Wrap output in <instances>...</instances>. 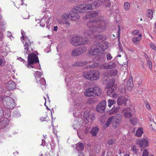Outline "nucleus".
I'll return each instance as SVG.
<instances>
[{
	"mask_svg": "<svg viewBox=\"0 0 156 156\" xmlns=\"http://www.w3.org/2000/svg\"><path fill=\"white\" fill-rule=\"evenodd\" d=\"M124 117L126 118H130L132 116L131 113L130 109L129 108H124L122 110Z\"/></svg>",
	"mask_w": 156,
	"mask_h": 156,
	"instance_id": "17",
	"label": "nucleus"
},
{
	"mask_svg": "<svg viewBox=\"0 0 156 156\" xmlns=\"http://www.w3.org/2000/svg\"><path fill=\"white\" fill-rule=\"evenodd\" d=\"M145 106L146 108L148 110H151V107L150 105V104L147 102H145Z\"/></svg>",
	"mask_w": 156,
	"mask_h": 156,
	"instance_id": "52",
	"label": "nucleus"
},
{
	"mask_svg": "<svg viewBox=\"0 0 156 156\" xmlns=\"http://www.w3.org/2000/svg\"><path fill=\"white\" fill-rule=\"evenodd\" d=\"M114 89L110 87L107 91V93L108 95L111 96L112 94L113 93Z\"/></svg>",
	"mask_w": 156,
	"mask_h": 156,
	"instance_id": "40",
	"label": "nucleus"
},
{
	"mask_svg": "<svg viewBox=\"0 0 156 156\" xmlns=\"http://www.w3.org/2000/svg\"><path fill=\"white\" fill-rule=\"evenodd\" d=\"M51 17H49L47 19V20H45L46 22L47 27L49 26L51 24Z\"/></svg>",
	"mask_w": 156,
	"mask_h": 156,
	"instance_id": "38",
	"label": "nucleus"
},
{
	"mask_svg": "<svg viewBox=\"0 0 156 156\" xmlns=\"http://www.w3.org/2000/svg\"><path fill=\"white\" fill-rule=\"evenodd\" d=\"M127 102H129L130 100L128 98H126L122 96L119 97L117 101V104L119 105H121L123 104L126 105Z\"/></svg>",
	"mask_w": 156,
	"mask_h": 156,
	"instance_id": "11",
	"label": "nucleus"
},
{
	"mask_svg": "<svg viewBox=\"0 0 156 156\" xmlns=\"http://www.w3.org/2000/svg\"><path fill=\"white\" fill-rule=\"evenodd\" d=\"M143 133V129L142 128H139L136 130L135 136L137 137H140Z\"/></svg>",
	"mask_w": 156,
	"mask_h": 156,
	"instance_id": "24",
	"label": "nucleus"
},
{
	"mask_svg": "<svg viewBox=\"0 0 156 156\" xmlns=\"http://www.w3.org/2000/svg\"><path fill=\"white\" fill-rule=\"evenodd\" d=\"M104 5L106 7H109L111 5V3L109 0H102Z\"/></svg>",
	"mask_w": 156,
	"mask_h": 156,
	"instance_id": "33",
	"label": "nucleus"
},
{
	"mask_svg": "<svg viewBox=\"0 0 156 156\" xmlns=\"http://www.w3.org/2000/svg\"><path fill=\"white\" fill-rule=\"evenodd\" d=\"M77 48L80 55L85 52L87 50V48L84 46H82Z\"/></svg>",
	"mask_w": 156,
	"mask_h": 156,
	"instance_id": "25",
	"label": "nucleus"
},
{
	"mask_svg": "<svg viewBox=\"0 0 156 156\" xmlns=\"http://www.w3.org/2000/svg\"><path fill=\"white\" fill-rule=\"evenodd\" d=\"M102 3L103 1L102 0H97L92 3V5L97 8L100 6Z\"/></svg>",
	"mask_w": 156,
	"mask_h": 156,
	"instance_id": "23",
	"label": "nucleus"
},
{
	"mask_svg": "<svg viewBox=\"0 0 156 156\" xmlns=\"http://www.w3.org/2000/svg\"><path fill=\"white\" fill-rule=\"evenodd\" d=\"M131 149L133 152L135 154H136L138 152V149L136 148V147L135 145L131 146Z\"/></svg>",
	"mask_w": 156,
	"mask_h": 156,
	"instance_id": "43",
	"label": "nucleus"
},
{
	"mask_svg": "<svg viewBox=\"0 0 156 156\" xmlns=\"http://www.w3.org/2000/svg\"><path fill=\"white\" fill-rule=\"evenodd\" d=\"M58 27L57 26H55L54 27L53 30L54 31H56L57 30Z\"/></svg>",
	"mask_w": 156,
	"mask_h": 156,
	"instance_id": "62",
	"label": "nucleus"
},
{
	"mask_svg": "<svg viewBox=\"0 0 156 156\" xmlns=\"http://www.w3.org/2000/svg\"><path fill=\"white\" fill-rule=\"evenodd\" d=\"M44 15L43 16V18L40 21V26L43 27L45 26V23H44L45 20L51 16V13L48 10L44 12Z\"/></svg>",
	"mask_w": 156,
	"mask_h": 156,
	"instance_id": "10",
	"label": "nucleus"
},
{
	"mask_svg": "<svg viewBox=\"0 0 156 156\" xmlns=\"http://www.w3.org/2000/svg\"><path fill=\"white\" fill-rule=\"evenodd\" d=\"M80 18V16L76 12L71 11L69 13V19L72 21H76Z\"/></svg>",
	"mask_w": 156,
	"mask_h": 156,
	"instance_id": "13",
	"label": "nucleus"
},
{
	"mask_svg": "<svg viewBox=\"0 0 156 156\" xmlns=\"http://www.w3.org/2000/svg\"><path fill=\"white\" fill-rule=\"evenodd\" d=\"M99 65L98 62H94L93 64L91 65H89L87 66V68H94L98 66Z\"/></svg>",
	"mask_w": 156,
	"mask_h": 156,
	"instance_id": "35",
	"label": "nucleus"
},
{
	"mask_svg": "<svg viewBox=\"0 0 156 156\" xmlns=\"http://www.w3.org/2000/svg\"><path fill=\"white\" fill-rule=\"evenodd\" d=\"M113 117L112 116L110 117L108 119L107 122H108L111 123V122H112V120L113 119Z\"/></svg>",
	"mask_w": 156,
	"mask_h": 156,
	"instance_id": "57",
	"label": "nucleus"
},
{
	"mask_svg": "<svg viewBox=\"0 0 156 156\" xmlns=\"http://www.w3.org/2000/svg\"><path fill=\"white\" fill-rule=\"evenodd\" d=\"M147 61V65L149 68V69L151 70L152 67V63L149 60H148Z\"/></svg>",
	"mask_w": 156,
	"mask_h": 156,
	"instance_id": "47",
	"label": "nucleus"
},
{
	"mask_svg": "<svg viewBox=\"0 0 156 156\" xmlns=\"http://www.w3.org/2000/svg\"><path fill=\"white\" fill-rule=\"evenodd\" d=\"M70 41L72 45L76 46L85 44L88 41V40L86 37L77 36L73 37Z\"/></svg>",
	"mask_w": 156,
	"mask_h": 156,
	"instance_id": "5",
	"label": "nucleus"
},
{
	"mask_svg": "<svg viewBox=\"0 0 156 156\" xmlns=\"http://www.w3.org/2000/svg\"><path fill=\"white\" fill-rule=\"evenodd\" d=\"M24 41L23 42L24 44V52L25 54L28 55L30 52L29 48L31 47V45L33 44V41L29 38L28 36H26Z\"/></svg>",
	"mask_w": 156,
	"mask_h": 156,
	"instance_id": "8",
	"label": "nucleus"
},
{
	"mask_svg": "<svg viewBox=\"0 0 156 156\" xmlns=\"http://www.w3.org/2000/svg\"><path fill=\"white\" fill-rule=\"evenodd\" d=\"M100 67L101 69H109L108 65H107L106 63L103 64L100 66Z\"/></svg>",
	"mask_w": 156,
	"mask_h": 156,
	"instance_id": "45",
	"label": "nucleus"
},
{
	"mask_svg": "<svg viewBox=\"0 0 156 156\" xmlns=\"http://www.w3.org/2000/svg\"><path fill=\"white\" fill-rule=\"evenodd\" d=\"M40 83L41 85V86L42 90L45 88L46 81L44 79L41 78L40 80Z\"/></svg>",
	"mask_w": 156,
	"mask_h": 156,
	"instance_id": "27",
	"label": "nucleus"
},
{
	"mask_svg": "<svg viewBox=\"0 0 156 156\" xmlns=\"http://www.w3.org/2000/svg\"><path fill=\"white\" fill-rule=\"evenodd\" d=\"M139 30H134L132 33V34L134 36V37L136 36L137 35H138L139 34Z\"/></svg>",
	"mask_w": 156,
	"mask_h": 156,
	"instance_id": "46",
	"label": "nucleus"
},
{
	"mask_svg": "<svg viewBox=\"0 0 156 156\" xmlns=\"http://www.w3.org/2000/svg\"><path fill=\"white\" fill-rule=\"evenodd\" d=\"M48 117H42L40 119V120L41 121L43 122L46 121L47 120H48Z\"/></svg>",
	"mask_w": 156,
	"mask_h": 156,
	"instance_id": "56",
	"label": "nucleus"
},
{
	"mask_svg": "<svg viewBox=\"0 0 156 156\" xmlns=\"http://www.w3.org/2000/svg\"><path fill=\"white\" fill-rule=\"evenodd\" d=\"M82 75L83 77L89 80L94 81L99 79L100 73L97 70L92 69L89 71H84Z\"/></svg>",
	"mask_w": 156,
	"mask_h": 156,
	"instance_id": "4",
	"label": "nucleus"
},
{
	"mask_svg": "<svg viewBox=\"0 0 156 156\" xmlns=\"http://www.w3.org/2000/svg\"><path fill=\"white\" fill-rule=\"evenodd\" d=\"M100 32L90 30L89 29H88L86 30L84 32V35L90 38H94L96 39V42L98 41L100 44H101L102 42H107L105 41V40L106 38V37L105 35H102L101 34L96 35V33Z\"/></svg>",
	"mask_w": 156,
	"mask_h": 156,
	"instance_id": "3",
	"label": "nucleus"
},
{
	"mask_svg": "<svg viewBox=\"0 0 156 156\" xmlns=\"http://www.w3.org/2000/svg\"><path fill=\"white\" fill-rule=\"evenodd\" d=\"M93 88L94 89V96H99L101 94V91L99 87H95Z\"/></svg>",
	"mask_w": 156,
	"mask_h": 156,
	"instance_id": "22",
	"label": "nucleus"
},
{
	"mask_svg": "<svg viewBox=\"0 0 156 156\" xmlns=\"http://www.w3.org/2000/svg\"><path fill=\"white\" fill-rule=\"evenodd\" d=\"M7 125L5 122L3 120L2 121H0V128H3L5 127Z\"/></svg>",
	"mask_w": 156,
	"mask_h": 156,
	"instance_id": "41",
	"label": "nucleus"
},
{
	"mask_svg": "<svg viewBox=\"0 0 156 156\" xmlns=\"http://www.w3.org/2000/svg\"><path fill=\"white\" fill-rule=\"evenodd\" d=\"M69 13H65L63 14L62 16V19L64 20H67L69 18Z\"/></svg>",
	"mask_w": 156,
	"mask_h": 156,
	"instance_id": "31",
	"label": "nucleus"
},
{
	"mask_svg": "<svg viewBox=\"0 0 156 156\" xmlns=\"http://www.w3.org/2000/svg\"><path fill=\"white\" fill-rule=\"evenodd\" d=\"M144 56L145 58H146L147 61H148V60H149V58L148 56L146 54H144Z\"/></svg>",
	"mask_w": 156,
	"mask_h": 156,
	"instance_id": "61",
	"label": "nucleus"
},
{
	"mask_svg": "<svg viewBox=\"0 0 156 156\" xmlns=\"http://www.w3.org/2000/svg\"><path fill=\"white\" fill-rule=\"evenodd\" d=\"M16 85L14 81L10 80L8 82L7 88L9 90H13L16 88Z\"/></svg>",
	"mask_w": 156,
	"mask_h": 156,
	"instance_id": "16",
	"label": "nucleus"
},
{
	"mask_svg": "<svg viewBox=\"0 0 156 156\" xmlns=\"http://www.w3.org/2000/svg\"><path fill=\"white\" fill-rule=\"evenodd\" d=\"M131 77V78H130L127 81L126 86V89H127V90L128 91H130L133 86L132 77Z\"/></svg>",
	"mask_w": 156,
	"mask_h": 156,
	"instance_id": "18",
	"label": "nucleus"
},
{
	"mask_svg": "<svg viewBox=\"0 0 156 156\" xmlns=\"http://www.w3.org/2000/svg\"><path fill=\"white\" fill-rule=\"evenodd\" d=\"M136 143L142 149L147 146L148 145V143L147 140L144 138L137 140Z\"/></svg>",
	"mask_w": 156,
	"mask_h": 156,
	"instance_id": "12",
	"label": "nucleus"
},
{
	"mask_svg": "<svg viewBox=\"0 0 156 156\" xmlns=\"http://www.w3.org/2000/svg\"><path fill=\"white\" fill-rule=\"evenodd\" d=\"M35 77L36 79L39 78L41 76V73L39 71H37L35 73Z\"/></svg>",
	"mask_w": 156,
	"mask_h": 156,
	"instance_id": "44",
	"label": "nucleus"
},
{
	"mask_svg": "<svg viewBox=\"0 0 156 156\" xmlns=\"http://www.w3.org/2000/svg\"><path fill=\"white\" fill-rule=\"evenodd\" d=\"M87 62L86 61H78L74 62L72 66H82L86 65Z\"/></svg>",
	"mask_w": 156,
	"mask_h": 156,
	"instance_id": "21",
	"label": "nucleus"
},
{
	"mask_svg": "<svg viewBox=\"0 0 156 156\" xmlns=\"http://www.w3.org/2000/svg\"><path fill=\"white\" fill-rule=\"evenodd\" d=\"M71 55L73 56H76L80 55L77 48H76L72 51Z\"/></svg>",
	"mask_w": 156,
	"mask_h": 156,
	"instance_id": "28",
	"label": "nucleus"
},
{
	"mask_svg": "<svg viewBox=\"0 0 156 156\" xmlns=\"http://www.w3.org/2000/svg\"><path fill=\"white\" fill-rule=\"evenodd\" d=\"M79 12H87L92 9V6L90 4H83L77 5L75 9Z\"/></svg>",
	"mask_w": 156,
	"mask_h": 156,
	"instance_id": "7",
	"label": "nucleus"
},
{
	"mask_svg": "<svg viewBox=\"0 0 156 156\" xmlns=\"http://www.w3.org/2000/svg\"><path fill=\"white\" fill-rule=\"evenodd\" d=\"M98 14V12H93L83 16L84 20H89L87 25L90 30L102 32L105 30L106 27L107 26V23L104 20L103 17H99V18L94 20V18Z\"/></svg>",
	"mask_w": 156,
	"mask_h": 156,
	"instance_id": "1",
	"label": "nucleus"
},
{
	"mask_svg": "<svg viewBox=\"0 0 156 156\" xmlns=\"http://www.w3.org/2000/svg\"><path fill=\"white\" fill-rule=\"evenodd\" d=\"M110 124H111V123H110L109 122H107L104 125V128L105 129L106 128H107L109 126V125Z\"/></svg>",
	"mask_w": 156,
	"mask_h": 156,
	"instance_id": "59",
	"label": "nucleus"
},
{
	"mask_svg": "<svg viewBox=\"0 0 156 156\" xmlns=\"http://www.w3.org/2000/svg\"><path fill=\"white\" fill-rule=\"evenodd\" d=\"M94 89L93 88H90L86 89L84 92V95L87 97L94 96Z\"/></svg>",
	"mask_w": 156,
	"mask_h": 156,
	"instance_id": "19",
	"label": "nucleus"
},
{
	"mask_svg": "<svg viewBox=\"0 0 156 156\" xmlns=\"http://www.w3.org/2000/svg\"><path fill=\"white\" fill-rule=\"evenodd\" d=\"M115 80L114 79H112L110 80V83L108 85L109 87H112L114 85Z\"/></svg>",
	"mask_w": 156,
	"mask_h": 156,
	"instance_id": "42",
	"label": "nucleus"
},
{
	"mask_svg": "<svg viewBox=\"0 0 156 156\" xmlns=\"http://www.w3.org/2000/svg\"><path fill=\"white\" fill-rule=\"evenodd\" d=\"M142 36V34H140L138 36L133 37H132V41L134 44L137 45L139 43L141 40Z\"/></svg>",
	"mask_w": 156,
	"mask_h": 156,
	"instance_id": "15",
	"label": "nucleus"
},
{
	"mask_svg": "<svg viewBox=\"0 0 156 156\" xmlns=\"http://www.w3.org/2000/svg\"><path fill=\"white\" fill-rule=\"evenodd\" d=\"M108 42H102L100 44L98 41L95 42L90 47L89 51L90 55L94 56L98 58L103 57V53L108 48Z\"/></svg>",
	"mask_w": 156,
	"mask_h": 156,
	"instance_id": "2",
	"label": "nucleus"
},
{
	"mask_svg": "<svg viewBox=\"0 0 156 156\" xmlns=\"http://www.w3.org/2000/svg\"><path fill=\"white\" fill-rule=\"evenodd\" d=\"M118 108H117L115 107H113L111 110L112 112L113 113H116L118 111Z\"/></svg>",
	"mask_w": 156,
	"mask_h": 156,
	"instance_id": "48",
	"label": "nucleus"
},
{
	"mask_svg": "<svg viewBox=\"0 0 156 156\" xmlns=\"http://www.w3.org/2000/svg\"><path fill=\"white\" fill-rule=\"evenodd\" d=\"M9 102H7L6 104L8 106V108L10 109H12L14 108L15 106V104H14V100L12 98H9Z\"/></svg>",
	"mask_w": 156,
	"mask_h": 156,
	"instance_id": "20",
	"label": "nucleus"
},
{
	"mask_svg": "<svg viewBox=\"0 0 156 156\" xmlns=\"http://www.w3.org/2000/svg\"><path fill=\"white\" fill-rule=\"evenodd\" d=\"M112 58L111 55L109 53H108L107 55V59L108 60H110Z\"/></svg>",
	"mask_w": 156,
	"mask_h": 156,
	"instance_id": "51",
	"label": "nucleus"
},
{
	"mask_svg": "<svg viewBox=\"0 0 156 156\" xmlns=\"http://www.w3.org/2000/svg\"><path fill=\"white\" fill-rule=\"evenodd\" d=\"M153 12L151 9H148L147 11V16L150 19H151L153 17Z\"/></svg>",
	"mask_w": 156,
	"mask_h": 156,
	"instance_id": "36",
	"label": "nucleus"
},
{
	"mask_svg": "<svg viewBox=\"0 0 156 156\" xmlns=\"http://www.w3.org/2000/svg\"><path fill=\"white\" fill-rule=\"evenodd\" d=\"M108 106L109 108H111L114 104L116 103V101L114 100L109 99L108 100Z\"/></svg>",
	"mask_w": 156,
	"mask_h": 156,
	"instance_id": "34",
	"label": "nucleus"
},
{
	"mask_svg": "<svg viewBox=\"0 0 156 156\" xmlns=\"http://www.w3.org/2000/svg\"><path fill=\"white\" fill-rule=\"evenodd\" d=\"M130 123L133 125H136L137 123V119L136 118H132L130 119Z\"/></svg>",
	"mask_w": 156,
	"mask_h": 156,
	"instance_id": "37",
	"label": "nucleus"
},
{
	"mask_svg": "<svg viewBox=\"0 0 156 156\" xmlns=\"http://www.w3.org/2000/svg\"><path fill=\"white\" fill-rule=\"evenodd\" d=\"M5 60L3 59H0V66L3 65H4L5 63Z\"/></svg>",
	"mask_w": 156,
	"mask_h": 156,
	"instance_id": "53",
	"label": "nucleus"
},
{
	"mask_svg": "<svg viewBox=\"0 0 156 156\" xmlns=\"http://www.w3.org/2000/svg\"><path fill=\"white\" fill-rule=\"evenodd\" d=\"M27 67L30 68H34L33 65L39 62V60L37 56L34 53H30L29 54L27 57Z\"/></svg>",
	"mask_w": 156,
	"mask_h": 156,
	"instance_id": "6",
	"label": "nucleus"
},
{
	"mask_svg": "<svg viewBox=\"0 0 156 156\" xmlns=\"http://www.w3.org/2000/svg\"><path fill=\"white\" fill-rule=\"evenodd\" d=\"M53 132H54V133L55 134V135H57V130H55L54 129H53Z\"/></svg>",
	"mask_w": 156,
	"mask_h": 156,
	"instance_id": "63",
	"label": "nucleus"
},
{
	"mask_svg": "<svg viewBox=\"0 0 156 156\" xmlns=\"http://www.w3.org/2000/svg\"><path fill=\"white\" fill-rule=\"evenodd\" d=\"M116 65L115 63L110 62L108 65L109 69H112L116 66Z\"/></svg>",
	"mask_w": 156,
	"mask_h": 156,
	"instance_id": "39",
	"label": "nucleus"
},
{
	"mask_svg": "<svg viewBox=\"0 0 156 156\" xmlns=\"http://www.w3.org/2000/svg\"><path fill=\"white\" fill-rule=\"evenodd\" d=\"M57 23L58 24H62L63 23V21L61 19L59 18L57 19Z\"/></svg>",
	"mask_w": 156,
	"mask_h": 156,
	"instance_id": "55",
	"label": "nucleus"
},
{
	"mask_svg": "<svg viewBox=\"0 0 156 156\" xmlns=\"http://www.w3.org/2000/svg\"><path fill=\"white\" fill-rule=\"evenodd\" d=\"M120 27L119 26V31L118 32V36L119 37V35H120Z\"/></svg>",
	"mask_w": 156,
	"mask_h": 156,
	"instance_id": "64",
	"label": "nucleus"
},
{
	"mask_svg": "<svg viewBox=\"0 0 156 156\" xmlns=\"http://www.w3.org/2000/svg\"><path fill=\"white\" fill-rule=\"evenodd\" d=\"M121 115L120 114H117L115 116L114 122L113 124V127L115 128H116L119 125L120 121L121 120Z\"/></svg>",
	"mask_w": 156,
	"mask_h": 156,
	"instance_id": "14",
	"label": "nucleus"
},
{
	"mask_svg": "<svg viewBox=\"0 0 156 156\" xmlns=\"http://www.w3.org/2000/svg\"><path fill=\"white\" fill-rule=\"evenodd\" d=\"M118 71L116 69H113L110 70V72L108 73V75L110 76H116L117 75Z\"/></svg>",
	"mask_w": 156,
	"mask_h": 156,
	"instance_id": "32",
	"label": "nucleus"
},
{
	"mask_svg": "<svg viewBox=\"0 0 156 156\" xmlns=\"http://www.w3.org/2000/svg\"><path fill=\"white\" fill-rule=\"evenodd\" d=\"M130 7V4L128 2H126L124 3V9L125 11L129 10Z\"/></svg>",
	"mask_w": 156,
	"mask_h": 156,
	"instance_id": "30",
	"label": "nucleus"
},
{
	"mask_svg": "<svg viewBox=\"0 0 156 156\" xmlns=\"http://www.w3.org/2000/svg\"><path fill=\"white\" fill-rule=\"evenodd\" d=\"M150 46L152 49L156 51V47L153 44H150Z\"/></svg>",
	"mask_w": 156,
	"mask_h": 156,
	"instance_id": "54",
	"label": "nucleus"
},
{
	"mask_svg": "<svg viewBox=\"0 0 156 156\" xmlns=\"http://www.w3.org/2000/svg\"><path fill=\"white\" fill-rule=\"evenodd\" d=\"M107 143L109 145H112L113 143V141L112 140H109L108 142H107Z\"/></svg>",
	"mask_w": 156,
	"mask_h": 156,
	"instance_id": "58",
	"label": "nucleus"
},
{
	"mask_svg": "<svg viewBox=\"0 0 156 156\" xmlns=\"http://www.w3.org/2000/svg\"><path fill=\"white\" fill-rule=\"evenodd\" d=\"M148 152L147 149H145L143 152V156H148Z\"/></svg>",
	"mask_w": 156,
	"mask_h": 156,
	"instance_id": "50",
	"label": "nucleus"
},
{
	"mask_svg": "<svg viewBox=\"0 0 156 156\" xmlns=\"http://www.w3.org/2000/svg\"><path fill=\"white\" fill-rule=\"evenodd\" d=\"M76 148L78 151H83L84 149V146L82 143H78L76 145Z\"/></svg>",
	"mask_w": 156,
	"mask_h": 156,
	"instance_id": "29",
	"label": "nucleus"
},
{
	"mask_svg": "<svg viewBox=\"0 0 156 156\" xmlns=\"http://www.w3.org/2000/svg\"><path fill=\"white\" fill-rule=\"evenodd\" d=\"M65 21H63L62 24H66L67 26H69V23L66 20H65Z\"/></svg>",
	"mask_w": 156,
	"mask_h": 156,
	"instance_id": "60",
	"label": "nucleus"
},
{
	"mask_svg": "<svg viewBox=\"0 0 156 156\" xmlns=\"http://www.w3.org/2000/svg\"><path fill=\"white\" fill-rule=\"evenodd\" d=\"M99 131L98 128L96 127L93 128L90 131V133L92 136H95L97 135Z\"/></svg>",
	"mask_w": 156,
	"mask_h": 156,
	"instance_id": "26",
	"label": "nucleus"
},
{
	"mask_svg": "<svg viewBox=\"0 0 156 156\" xmlns=\"http://www.w3.org/2000/svg\"><path fill=\"white\" fill-rule=\"evenodd\" d=\"M21 34L22 35V36L21 37V40H24V39H25V38L26 37V36H27L26 35V34H25V35L24 32L22 30L21 31Z\"/></svg>",
	"mask_w": 156,
	"mask_h": 156,
	"instance_id": "49",
	"label": "nucleus"
},
{
	"mask_svg": "<svg viewBox=\"0 0 156 156\" xmlns=\"http://www.w3.org/2000/svg\"><path fill=\"white\" fill-rule=\"evenodd\" d=\"M106 107V101L104 100L101 101L97 105L96 108V110L99 112H103L104 111Z\"/></svg>",
	"mask_w": 156,
	"mask_h": 156,
	"instance_id": "9",
	"label": "nucleus"
}]
</instances>
